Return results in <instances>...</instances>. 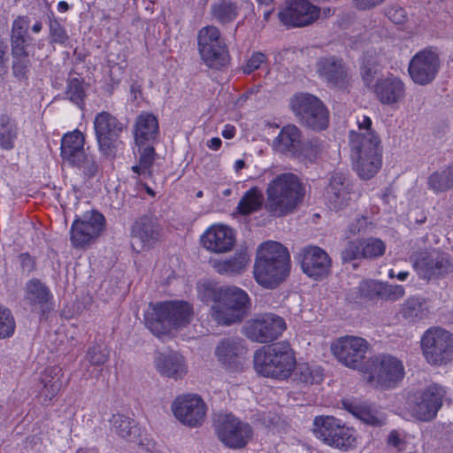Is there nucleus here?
I'll list each match as a JSON object with an SVG mask.
<instances>
[{"instance_id":"f8f14e48","label":"nucleus","mask_w":453,"mask_h":453,"mask_svg":"<svg viewBox=\"0 0 453 453\" xmlns=\"http://www.w3.org/2000/svg\"><path fill=\"white\" fill-rule=\"evenodd\" d=\"M413 268L422 280H439L453 273V261L447 252L425 250L413 255Z\"/></svg>"},{"instance_id":"ea45409f","label":"nucleus","mask_w":453,"mask_h":453,"mask_svg":"<svg viewBox=\"0 0 453 453\" xmlns=\"http://www.w3.org/2000/svg\"><path fill=\"white\" fill-rule=\"evenodd\" d=\"M19 128L17 122L9 114L0 115V148L11 150L14 148L18 137Z\"/></svg>"},{"instance_id":"c85d7f7f","label":"nucleus","mask_w":453,"mask_h":453,"mask_svg":"<svg viewBox=\"0 0 453 453\" xmlns=\"http://www.w3.org/2000/svg\"><path fill=\"white\" fill-rule=\"evenodd\" d=\"M131 235L142 243L143 249H150L159 242L161 227L156 219L142 216L134 222Z\"/></svg>"},{"instance_id":"473e14b6","label":"nucleus","mask_w":453,"mask_h":453,"mask_svg":"<svg viewBox=\"0 0 453 453\" xmlns=\"http://www.w3.org/2000/svg\"><path fill=\"white\" fill-rule=\"evenodd\" d=\"M302 133L294 125H288L281 128L280 134L273 141V149L285 155L296 157L300 150Z\"/></svg>"},{"instance_id":"72a5a7b5","label":"nucleus","mask_w":453,"mask_h":453,"mask_svg":"<svg viewBox=\"0 0 453 453\" xmlns=\"http://www.w3.org/2000/svg\"><path fill=\"white\" fill-rule=\"evenodd\" d=\"M157 372L170 378H181L187 372V366L182 356L177 353H159L155 358Z\"/></svg>"},{"instance_id":"2eb2a0df","label":"nucleus","mask_w":453,"mask_h":453,"mask_svg":"<svg viewBox=\"0 0 453 453\" xmlns=\"http://www.w3.org/2000/svg\"><path fill=\"white\" fill-rule=\"evenodd\" d=\"M286 329L285 320L273 313H265L246 321L244 335L251 342L268 343L278 339Z\"/></svg>"},{"instance_id":"f03ea898","label":"nucleus","mask_w":453,"mask_h":453,"mask_svg":"<svg viewBox=\"0 0 453 453\" xmlns=\"http://www.w3.org/2000/svg\"><path fill=\"white\" fill-rule=\"evenodd\" d=\"M290 256L286 247L277 242H264L259 246L253 274L257 284L274 289L289 275Z\"/></svg>"},{"instance_id":"c756f323","label":"nucleus","mask_w":453,"mask_h":453,"mask_svg":"<svg viewBox=\"0 0 453 453\" xmlns=\"http://www.w3.org/2000/svg\"><path fill=\"white\" fill-rule=\"evenodd\" d=\"M350 183L342 173H334L326 189V197L332 209L341 210L348 205L350 199Z\"/></svg>"},{"instance_id":"a18cd8bd","label":"nucleus","mask_w":453,"mask_h":453,"mask_svg":"<svg viewBox=\"0 0 453 453\" xmlns=\"http://www.w3.org/2000/svg\"><path fill=\"white\" fill-rule=\"evenodd\" d=\"M155 145L136 146L139 152V160L137 165L132 166L134 173L143 176L150 175V168L156 157Z\"/></svg>"},{"instance_id":"4468645a","label":"nucleus","mask_w":453,"mask_h":453,"mask_svg":"<svg viewBox=\"0 0 453 453\" xmlns=\"http://www.w3.org/2000/svg\"><path fill=\"white\" fill-rule=\"evenodd\" d=\"M214 426L219 440L228 448L242 449L252 438V427L233 414L219 413Z\"/></svg>"},{"instance_id":"423d86ee","label":"nucleus","mask_w":453,"mask_h":453,"mask_svg":"<svg viewBox=\"0 0 453 453\" xmlns=\"http://www.w3.org/2000/svg\"><path fill=\"white\" fill-rule=\"evenodd\" d=\"M250 305L248 294L237 287L220 288L211 306L212 319L219 325L240 322Z\"/></svg>"},{"instance_id":"3c124183","label":"nucleus","mask_w":453,"mask_h":453,"mask_svg":"<svg viewBox=\"0 0 453 453\" xmlns=\"http://www.w3.org/2000/svg\"><path fill=\"white\" fill-rule=\"evenodd\" d=\"M363 258L373 259L381 257L386 250L385 243L379 238L362 239Z\"/></svg>"},{"instance_id":"f3484780","label":"nucleus","mask_w":453,"mask_h":453,"mask_svg":"<svg viewBox=\"0 0 453 453\" xmlns=\"http://www.w3.org/2000/svg\"><path fill=\"white\" fill-rule=\"evenodd\" d=\"M446 395L445 388L436 383L430 384L414 395L411 405L413 417L421 421L433 420L442 406Z\"/></svg>"},{"instance_id":"a878e982","label":"nucleus","mask_w":453,"mask_h":453,"mask_svg":"<svg viewBox=\"0 0 453 453\" xmlns=\"http://www.w3.org/2000/svg\"><path fill=\"white\" fill-rule=\"evenodd\" d=\"M133 134L136 146L157 144L159 138L157 118L153 113L142 111L134 120Z\"/></svg>"},{"instance_id":"5fc2aeb1","label":"nucleus","mask_w":453,"mask_h":453,"mask_svg":"<svg viewBox=\"0 0 453 453\" xmlns=\"http://www.w3.org/2000/svg\"><path fill=\"white\" fill-rule=\"evenodd\" d=\"M70 165L81 170L88 179L95 177L98 172V165L95 157L86 152L79 157V162L71 163Z\"/></svg>"},{"instance_id":"680f3d73","label":"nucleus","mask_w":453,"mask_h":453,"mask_svg":"<svg viewBox=\"0 0 453 453\" xmlns=\"http://www.w3.org/2000/svg\"><path fill=\"white\" fill-rule=\"evenodd\" d=\"M8 45L6 42L0 37V79L8 72Z\"/></svg>"},{"instance_id":"6ab92c4d","label":"nucleus","mask_w":453,"mask_h":453,"mask_svg":"<svg viewBox=\"0 0 453 453\" xmlns=\"http://www.w3.org/2000/svg\"><path fill=\"white\" fill-rule=\"evenodd\" d=\"M174 417L184 426H200L206 417L207 407L197 395L178 396L172 403Z\"/></svg>"},{"instance_id":"412c9836","label":"nucleus","mask_w":453,"mask_h":453,"mask_svg":"<svg viewBox=\"0 0 453 453\" xmlns=\"http://www.w3.org/2000/svg\"><path fill=\"white\" fill-rule=\"evenodd\" d=\"M298 260L303 272L315 280L326 278L331 269L329 255L318 246H306L298 252Z\"/></svg>"},{"instance_id":"5701e85b","label":"nucleus","mask_w":453,"mask_h":453,"mask_svg":"<svg viewBox=\"0 0 453 453\" xmlns=\"http://www.w3.org/2000/svg\"><path fill=\"white\" fill-rule=\"evenodd\" d=\"M320 9L308 0H289L279 13L282 24L288 27H305L314 22Z\"/></svg>"},{"instance_id":"774afa93","label":"nucleus","mask_w":453,"mask_h":453,"mask_svg":"<svg viewBox=\"0 0 453 453\" xmlns=\"http://www.w3.org/2000/svg\"><path fill=\"white\" fill-rule=\"evenodd\" d=\"M410 273L407 271H402L399 273H395L394 269H390L388 271V277L391 279L396 278L400 281H404L409 277Z\"/></svg>"},{"instance_id":"e2e57ef3","label":"nucleus","mask_w":453,"mask_h":453,"mask_svg":"<svg viewBox=\"0 0 453 453\" xmlns=\"http://www.w3.org/2000/svg\"><path fill=\"white\" fill-rule=\"evenodd\" d=\"M385 0H354L355 6L361 11L372 9L381 4Z\"/></svg>"},{"instance_id":"338daca9","label":"nucleus","mask_w":453,"mask_h":453,"mask_svg":"<svg viewBox=\"0 0 453 453\" xmlns=\"http://www.w3.org/2000/svg\"><path fill=\"white\" fill-rule=\"evenodd\" d=\"M19 257L24 270L30 272L35 268V262L29 254L23 253Z\"/></svg>"},{"instance_id":"052dcab7","label":"nucleus","mask_w":453,"mask_h":453,"mask_svg":"<svg viewBox=\"0 0 453 453\" xmlns=\"http://www.w3.org/2000/svg\"><path fill=\"white\" fill-rule=\"evenodd\" d=\"M265 59V55L261 52L253 54L244 65L243 73L248 74L251 73L255 70L258 69Z\"/></svg>"},{"instance_id":"69168bd1","label":"nucleus","mask_w":453,"mask_h":453,"mask_svg":"<svg viewBox=\"0 0 453 453\" xmlns=\"http://www.w3.org/2000/svg\"><path fill=\"white\" fill-rule=\"evenodd\" d=\"M388 444L394 448L400 449V447L403 444V440L402 439L398 431L393 430L390 432L388 437Z\"/></svg>"},{"instance_id":"7ed1b4c3","label":"nucleus","mask_w":453,"mask_h":453,"mask_svg":"<svg viewBox=\"0 0 453 453\" xmlns=\"http://www.w3.org/2000/svg\"><path fill=\"white\" fill-rule=\"evenodd\" d=\"M193 308L185 301H167L150 303L144 314L146 327L157 337L169 334L172 329L189 325L193 319Z\"/></svg>"},{"instance_id":"0e129e2a","label":"nucleus","mask_w":453,"mask_h":453,"mask_svg":"<svg viewBox=\"0 0 453 453\" xmlns=\"http://www.w3.org/2000/svg\"><path fill=\"white\" fill-rule=\"evenodd\" d=\"M375 73H376L375 68L370 65H364L361 67V75H362L363 81H365V83L366 85H369L372 82Z\"/></svg>"},{"instance_id":"37998d69","label":"nucleus","mask_w":453,"mask_h":453,"mask_svg":"<svg viewBox=\"0 0 453 453\" xmlns=\"http://www.w3.org/2000/svg\"><path fill=\"white\" fill-rule=\"evenodd\" d=\"M52 298L49 288L37 279L31 280L27 284L26 299L33 305H46Z\"/></svg>"},{"instance_id":"bb28decb","label":"nucleus","mask_w":453,"mask_h":453,"mask_svg":"<svg viewBox=\"0 0 453 453\" xmlns=\"http://www.w3.org/2000/svg\"><path fill=\"white\" fill-rule=\"evenodd\" d=\"M30 21L27 17H17L12 26L10 35L11 53H35L34 38L29 35Z\"/></svg>"},{"instance_id":"4d7b16f0","label":"nucleus","mask_w":453,"mask_h":453,"mask_svg":"<svg viewBox=\"0 0 453 453\" xmlns=\"http://www.w3.org/2000/svg\"><path fill=\"white\" fill-rule=\"evenodd\" d=\"M49 30L50 43L64 44L67 42L69 36L65 27L55 18L49 17Z\"/></svg>"},{"instance_id":"aec40b11","label":"nucleus","mask_w":453,"mask_h":453,"mask_svg":"<svg viewBox=\"0 0 453 453\" xmlns=\"http://www.w3.org/2000/svg\"><path fill=\"white\" fill-rule=\"evenodd\" d=\"M104 222V217L97 211L85 215L83 219H76L70 230L72 245L78 249L89 245L103 231Z\"/></svg>"},{"instance_id":"864d4df0","label":"nucleus","mask_w":453,"mask_h":453,"mask_svg":"<svg viewBox=\"0 0 453 453\" xmlns=\"http://www.w3.org/2000/svg\"><path fill=\"white\" fill-rule=\"evenodd\" d=\"M362 239L349 241L341 251V258L343 264L363 258Z\"/></svg>"},{"instance_id":"6e6552de","label":"nucleus","mask_w":453,"mask_h":453,"mask_svg":"<svg viewBox=\"0 0 453 453\" xmlns=\"http://www.w3.org/2000/svg\"><path fill=\"white\" fill-rule=\"evenodd\" d=\"M290 104L302 125L317 131L327 127L329 112L319 97L309 93H299L291 98Z\"/></svg>"},{"instance_id":"ddd939ff","label":"nucleus","mask_w":453,"mask_h":453,"mask_svg":"<svg viewBox=\"0 0 453 453\" xmlns=\"http://www.w3.org/2000/svg\"><path fill=\"white\" fill-rule=\"evenodd\" d=\"M421 348L430 365H446L453 360V334L441 327L430 328L421 338Z\"/></svg>"},{"instance_id":"393cba45","label":"nucleus","mask_w":453,"mask_h":453,"mask_svg":"<svg viewBox=\"0 0 453 453\" xmlns=\"http://www.w3.org/2000/svg\"><path fill=\"white\" fill-rule=\"evenodd\" d=\"M405 84L394 74L378 79L373 86L376 98L384 105H395L405 97Z\"/></svg>"},{"instance_id":"7c9ffc66","label":"nucleus","mask_w":453,"mask_h":453,"mask_svg":"<svg viewBox=\"0 0 453 453\" xmlns=\"http://www.w3.org/2000/svg\"><path fill=\"white\" fill-rule=\"evenodd\" d=\"M398 314L410 324L419 323L429 317L428 301L421 296H411L400 305Z\"/></svg>"},{"instance_id":"bf43d9fd","label":"nucleus","mask_w":453,"mask_h":453,"mask_svg":"<svg viewBox=\"0 0 453 453\" xmlns=\"http://www.w3.org/2000/svg\"><path fill=\"white\" fill-rule=\"evenodd\" d=\"M386 15L395 24H403L407 20L405 10L397 5L388 8Z\"/></svg>"},{"instance_id":"f704fd0d","label":"nucleus","mask_w":453,"mask_h":453,"mask_svg":"<svg viewBox=\"0 0 453 453\" xmlns=\"http://www.w3.org/2000/svg\"><path fill=\"white\" fill-rule=\"evenodd\" d=\"M85 135L79 130L65 134L61 140V157L68 164L79 162L84 154Z\"/></svg>"},{"instance_id":"20e7f679","label":"nucleus","mask_w":453,"mask_h":453,"mask_svg":"<svg viewBox=\"0 0 453 453\" xmlns=\"http://www.w3.org/2000/svg\"><path fill=\"white\" fill-rule=\"evenodd\" d=\"M265 193V210L274 217H283L302 203L305 190L297 175L285 173L268 183Z\"/></svg>"},{"instance_id":"cd10ccee","label":"nucleus","mask_w":453,"mask_h":453,"mask_svg":"<svg viewBox=\"0 0 453 453\" xmlns=\"http://www.w3.org/2000/svg\"><path fill=\"white\" fill-rule=\"evenodd\" d=\"M203 247L216 253L227 252L234 245V236L231 228L225 226H212L202 235Z\"/></svg>"},{"instance_id":"6e6d98bb","label":"nucleus","mask_w":453,"mask_h":453,"mask_svg":"<svg viewBox=\"0 0 453 453\" xmlns=\"http://www.w3.org/2000/svg\"><path fill=\"white\" fill-rule=\"evenodd\" d=\"M110 356V351L100 344L90 346L86 354V359L91 365L100 366L104 365Z\"/></svg>"},{"instance_id":"de8ad7c7","label":"nucleus","mask_w":453,"mask_h":453,"mask_svg":"<svg viewBox=\"0 0 453 453\" xmlns=\"http://www.w3.org/2000/svg\"><path fill=\"white\" fill-rule=\"evenodd\" d=\"M300 147L295 157L309 162H313L323 150L322 142L317 138L302 140Z\"/></svg>"},{"instance_id":"9d476101","label":"nucleus","mask_w":453,"mask_h":453,"mask_svg":"<svg viewBox=\"0 0 453 453\" xmlns=\"http://www.w3.org/2000/svg\"><path fill=\"white\" fill-rule=\"evenodd\" d=\"M198 51L207 66L220 69L229 63V54L219 29L215 26L202 27L197 34Z\"/></svg>"},{"instance_id":"a19ab883","label":"nucleus","mask_w":453,"mask_h":453,"mask_svg":"<svg viewBox=\"0 0 453 453\" xmlns=\"http://www.w3.org/2000/svg\"><path fill=\"white\" fill-rule=\"evenodd\" d=\"M112 431L119 436L134 441L139 435L137 423L131 418L117 413L112 416Z\"/></svg>"},{"instance_id":"79ce46f5","label":"nucleus","mask_w":453,"mask_h":453,"mask_svg":"<svg viewBox=\"0 0 453 453\" xmlns=\"http://www.w3.org/2000/svg\"><path fill=\"white\" fill-rule=\"evenodd\" d=\"M264 203V196L257 187L246 191L237 205V211L242 215H250L259 211Z\"/></svg>"},{"instance_id":"b1692460","label":"nucleus","mask_w":453,"mask_h":453,"mask_svg":"<svg viewBox=\"0 0 453 453\" xmlns=\"http://www.w3.org/2000/svg\"><path fill=\"white\" fill-rule=\"evenodd\" d=\"M246 353L244 342L238 337L221 340L215 350L218 360L231 371H239L242 368Z\"/></svg>"},{"instance_id":"8fccbe9b","label":"nucleus","mask_w":453,"mask_h":453,"mask_svg":"<svg viewBox=\"0 0 453 453\" xmlns=\"http://www.w3.org/2000/svg\"><path fill=\"white\" fill-rule=\"evenodd\" d=\"M65 96L67 99L76 104L79 108L82 109L85 104L86 92L81 81L78 78L68 80Z\"/></svg>"},{"instance_id":"c03bdc74","label":"nucleus","mask_w":453,"mask_h":453,"mask_svg":"<svg viewBox=\"0 0 453 453\" xmlns=\"http://www.w3.org/2000/svg\"><path fill=\"white\" fill-rule=\"evenodd\" d=\"M12 55V75L20 81L28 80V76L33 65L32 58L35 53L22 54L11 53Z\"/></svg>"},{"instance_id":"0eeeda50","label":"nucleus","mask_w":453,"mask_h":453,"mask_svg":"<svg viewBox=\"0 0 453 453\" xmlns=\"http://www.w3.org/2000/svg\"><path fill=\"white\" fill-rule=\"evenodd\" d=\"M313 434L323 443L346 452L356 447L357 438L352 428L333 416H316Z\"/></svg>"},{"instance_id":"4be33fe9","label":"nucleus","mask_w":453,"mask_h":453,"mask_svg":"<svg viewBox=\"0 0 453 453\" xmlns=\"http://www.w3.org/2000/svg\"><path fill=\"white\" fill-rule=\"evenodd\" d=\"M440 69L439 56L429 49L416 53L410 61L409 73L411 80L418 85L431 83Z\"/></svg>"},{"instance_id":"58836bf2","label":"nucleus","mask_w":453,"mask_h":453,"mask_svg":"<svg viewBox=\"0 0 453 453\" xmlns=\"http://www.w3.org/2000/svg\"><path fill=\"white\" fill-rule=\"evenodd\" d=\"M380 282L374 280H364L357 288L349 290L347 298L350 301H373L380 298Z\"/></svg>"},{"instance_id":"c9c22d12","label":"nucleus","mask_w":453,"mask_h":453,"mask_svg":"<svg viewBox=\"0 0 453 453\" xmlns=\"http://www.w3.org/2000/svg\"><path fill=\"white\" fill-rule=\"evenodd\" d=\"M240 9L238 1L218 0L211 5V15L219 24H229L236 19Z\"/></svg>"},{"instance_id":"e433bc0d","label":"nucleus","mask_w":453,"mask_h":453,"mask_svg":"<svg viewBox=\"0 0 453 453\" xmlns=\"http://www.w3.org/2000/svg\"><path fill=\"white\" fill-rule=\"evenodd\" d=\"M345 408L367 425L379 427L386 424V415L372 406L345 404Z\"/></svg>"},{"instance_id":"9b49d317","label":"nucleus","mask_w":453,"mask_h":453,"mask_svg":"<svg viewBox=\"0 0 453 453\" xmlns=\"http://www.w3.org/2000/svg\"><path fill=\"white\" fill-rule=\"evenodd\" d=\"M93 124L99 151L104 157H114L120 143V136L127 128V124L105 111L96 115Z\"/></svg>"},{"instance_id":"13d9d810","label":"nucleus","mask_w":453,"mask_h":453,"mask_svg":"<svg viewBox=\"0 0 453 453\" xmlns=\"http://www.w3.org/2000/svg\"><path fill=\"white\" fill-rule=\"evenodd\" d=\"M404 295L405 289L403 286L380 282V299L395 302L402 298Z\"/></svg>"},{"instance_id":"09e8293b","label":"nucleus","mask_w":453,"mask_h":453,"mask_svg":"<svg viewBox=\"0 0 453 453\" xmlns=\"http://www.w3.org/2000/svg\"><path fill=\"white\" fill-rule=\"evenodd\" d=\"M297 379L305 384H319L323 380L324 374L319 367H311L307 364L296 365Z\"/></svg>"},{"instance_id":"4c0bfd02","label":"nucleus","mask_w":453,"mask_h":453,"mask_svg":"<svg viewBox=\"0 0 453 453\" xmlns=\"http://www.w3.org/2000/svg\"><path fill=\"white\" fill-rule=\"evenodd\" d=\"M249 261L248 255L240 252L226 260L212 261V266L220 274H239L246 269Z\"/></svg>"},{"instance_id":"49530a36","label":"nucleus","mask_w":453,"mask_h":453,"mask_svg":"<svg viewBox=\"0 0 453 453\" xmlns=\"http://www.w3.org/2000/svg\"><path fill=\"white\" fill-rule=\"evenodd\" d=\"M428 185L434 192H444L453 188V163L441 172L433 173Z\"/></svg>"},{"instance_id":"2f4dec72","label":"nucleus","mask_w":453,"mask_h":453,"mask_svg":"<svg viewBox=\"0 0 453 453\" xmlns=\"http://www.w3.org/2000/svg\"><path fill=\"white\" fill-rule=\"evenodd\" d=\"M62 375V370L58 366L48 367L42 373L38 388L43 404H48L60 391Z\"/></svg>"},{"instance_id":"39448f33","label":"nucleus","mask_w":453,"mask_h":453,"mask_svg":"<svg viewBox=\"0 0 453 453\" xmlns=\"http://www.w3.org/2000/svg\"><path fill=\"white\" fill-rule=\"evenodd\" d=\"M295 352L288 342L264 346L254 354L256 372L267 378L284 380L296 368Z\"/></svg>"},{"instance_id":"a211bd4d","label":"nucleus","mask_w":453,"mask_h":453,"mask_svg":"<svg viewBox=\"0 0 453 453\" xmlns=\"http://www.w3.org/2000/svg\"><path fill=\"white\" fill-rule=\"evenodd\" d=\"M316 72L319 77L332 88L346 90L351 83V76L342 58L325 56L318 58Z\"/></svg>"},{"instance_id":"603ef678","label":"nucleus","mask_w":453,"mask_h":453,"mask_svg":"<svg viewBox=\"0 0 453 453\" xmlns=\"http://www.w3.org/2000/svg\"><path fill=\"white\" fill-rule=\"evenodd\" d=\"M16 324L11 311L0 304V340L13 335Z\"/></svg>"},{"instance_id":"f257e3e1","label":"nucleus","mask_w":453,"mask_h":453,"mask_svg":"<svg viewBox=\"0 0 453 453\" xmlns=\"http://www.w3.org/2000/svg\"><path fill=\"white\" fill-rule=\"evenodd\" d=\"M358 131L349 132L350 157L358 175L365 180L372 178L382 164L380 140L372 129V119L363 115L357 119Z\"/></svg>"},{"instance_id":"dca6fc26","label":"nucleus","mask_w":453,"mask_h":453,"mask_svg":"<svg viewBox=\"0 0 453 453\" xmlns=\"http://www.w3.org/2000/svg\"><path fill=\"white\" fill-rule=\"evenodd\" d=\"M369 349L368 342L361 337L346 335L340 337L331 345V350L336 359L343 365L360 369Z\"/></svg>"},{"instance_id":"1a4fd4ad","label":"nucleus","mask_w":453,"mask_h":453,"mask_svg":"<svg viewBox=\"0 0 453 453\" xmlns=\"http://www.w3.org/2000/svg\"><path fill=\"white\" fill-rule=\"evenodd\" d=\"M404 377L403 363L390 355L373 357L370 360L367 382L379 389L395 388Z\"/></svg>"}]
</instances>
